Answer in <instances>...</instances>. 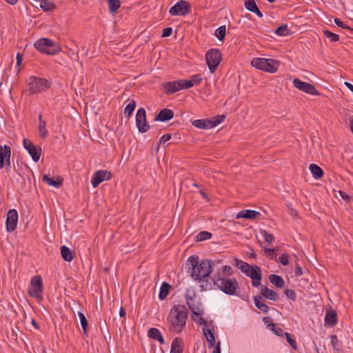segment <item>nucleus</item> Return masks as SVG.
<instances>
[{"instance_id":"obj_16","label":"nucleus","mask_w":353,"mask_h":353,"mask_svg":"<svg viewBox=\"0 0 353 353\" xmlns=\"http://www.w3.org/2000/svg\"><path fill=\"white\" fill-rule=\"evenodd\" d=\"M18 222V212L16 210H10L7 214L6 230L10 232L16 229Z\"/></svg>"},{"instance_id":"obj_38","label":"nucleus","mask_w":353,"mask_h":353,"mask_svg":"<svg viewBox=\"0 0 353 353\" xmlns=\"http://www.w3.org/2000/svg\"><path fill=\"white\" fill-rule=\"evenodd\" d=\"M225 26L219 27L215 31V35L220 41H223L225 37Z\"/></svg>"},{"instance_id":"obj_32","label":"nucleus","mask_w":353,"mask_h":353,"mask_svg":"<svg viewBox=\"0 0 353 353\" xmlns=\"http://www.w3.org/2000/svg\"><path fill=\"white\" fill-rule=\"evenodd\" d=\"M171 286L169 283L163 282L161 286L159 297L161 300H163L168 295Z\"/></svg>"},{"instance_id":"obj_15","label":"nucleus","mask_w":353,"mask_h":353,"mask_svg":"<svg viewBox=\"0 0 353 353\" xmlns=\"http://www.w3.org/2000/svg\"><path fill=\"white\" fill-rule=\"evenodd\" d=\"M246 276L252 279V285L254 287H259L261 285L262 274L261 268L259 266H252Z\"/></svg>"},{"instance_id":"obj_26","label":"nucleus","mask_w":353,"mask_h":353,"mask_svg":"<svg viewBox=\"0 0 353 353\" xmlns=\"http://www.w3.org/2000/svg\"><path fill=\"white\" fill-rule=\"evenodd\" d=\"M61 255L64 261L70 262L73 260L75 253L72 252L65 245H63L61 247Z\"/></svg>"},{"instance_id":"obj_63","label":"nucleus","mask_w":353,"mask_h":353,"mask_svg":"<svg viewBox=\"0 0 353 353\" xmlns=\"http://www.w3.org/2000/svg\"><path fill=\"white\" fill-rule=\"evenodd\" d=\"M119 315L121 317H125L126 313H125V310L123 307H121L120 311H119Z\"/></svg>"},{"instance_id":"obj_19","label":"nucleus","mask_w":353,"mask_h":353,"mask_svg":"<svg viewBox=\"0 0 353 353\" xmlns=\"http://www.w3.org/2000/svg\"><path fill=\"white\" fill-rule=\"evenodd\" d=\"M337 314L336 311L332 307H330L328 310H327L325 312V324H327L330 326L332 327L337 323Z\"/></svg>"},{"instance_id":"obj_28","label":"nucleus","mask_w":353,"mask_h":353,"mask_svg":"<svg viewBox=\"0 0 353 353\" xmlns=\"http://www.w3.org/2000/svg\"><path fill=\"white\" fill-rule=\"evenodd\" d=\"M254 302L256 307L261 310L263 313L268 312L270 308L267 304L262 301L261 296H255L254 297Z\"/></svg>"},{"instance_id":"obj_64","label":"nucleus","mask_w":353,"mask_h":353,"mask_svg":"<svg viewBox=\"0 0 353 353\" xmlns=\"http://www.w3.org/2000/svg\"><path fill=\"white\" fill-rule=\"evenodd\" d=\"M345 86L353 92V85L349 82H345Z\"/></svg>"},{"instance_id":"obj_62","label":"nucleus","mask_w":353,"mask_h":353,"mask_svg":"<svg viewBox=\"0 0 353 353\" xmlns=\"http://www.w3.org/2000/svg\"><path fill=\"white\" fill-rule=\"evenodd\" d=\"M22 59H23V58H22V55H21V54H20L19 53H18V54H17V65L18 66H19V65H21V61H22Z\"/></svg>"},{"instance_id":"obj_9","label":"nucleus","mask_w":353,"mask_h":353,"mask_svg":"<svg viewBox=\"0 0 353 353\" xmlns=\"http://www.w3.org/2000/svg\"><path fill=\"white\" fill-rule=\"evenodd\" d=\"M190 11V4L186 1L180 0L169 10L171 16H185Z\"/></svg>"},{"instance_id":"obj_14","label":"nucleus","mask_w":353,"mask_h":353,"mask_svg":"<svg viewBox=\"0 0 353 353\" xmlns=\"http://www.w3.org/2000/svg\"><path fill=\"white\" fill-rule=\"evenodd\" d=\"M112 178V173L108 170H97L92 177L91 183L94 188H97L101 183Z\"/></svg>"},{"instance_id":"obj_35","label":"nucleus","mask_w":353,"mask_h":353,"mask_svg":"<svg viewBox=\"0 0 353 353\" xmlns=\"http://www.w3.org/2000/svg\"><path fill=\"white\" fill-rule=\"evenodd\" d=\"M136 108V102L134 100H132L125 108L124 114L126 115L128 118H130L133 111Z\"/></svg>"},{"instance_id":"obj_34","label":"nucleus","mask_w":353,"mask_h":353,"mask_svg":"<svg viewBox=\"0 0 353 353\" xmlns=\"http://www.w3.org/2000/svg\"><path fill=\"white\" fill-rule=\"evenodd\" d=\"M234 274L232 268L229 265H224L222 267V271L217 272L215 276H222L229 278Z\"/></svg>"},{"instance_id":"obj_5","label":"nucleus","mask_w":353,"mask_h":353,"mask_svg":"<svg viewBox=\"0 0 353 353\" xmlns=\"http://www.w3.org/2000/svg\"><path fill=\"white\" fill-rule=\"evenodd\" d=\"M34 46L39 51L50 55H54L60 50V48L56 46L51 39L47 38L40 39L34 43Z\"/></svg>"},{"instance_id":"obj_10","label":"nucleus","mask_w":353,"mask_h":353,"mask_svg":"<svg viewBox=\"0 0 353 353\" xmlns=\"http://www.w3.org/2000/svg\"><path fill=\"white\" fill-rule=\"evenodd\" d=\"M185 300L186 303L188 305V307L192 311V314L195 316H202L203 314V310L201 308V304L200 301L196 299V296L195 294H193L192 296L189 294H185Z\"/></svg>"},{"instance_id":"obj_23","label":"nucleus","mask_w":353,"mask_h":353,"mask_svg":"<svg viewBox=\"0 0 353 353\" xmlns=\"http://www.w3.org/2000/svg\"><path fill=\"white\" fill-rule=\"evenodd\" d=\"M261 296H263L268 299L272 301H276L279 299V294L272 290L269 289L267 287H263L261 288Z\"/></svg>"},{"instance_id":"obj_8","label":"nucleus","mask_w":353,"mask_h":353,"mask_svg":"<svg viewBox=\"0 0 353 353\" xmlns=\"http://www.w3.org/2000/svg\"><path fill=\"white\" fill-rule=\"evenodd\" d=\"M205 59L209 70L212 73L221 60V53L219 49H211L207 52Z\"/></svg>"},{"instance_id":"obj_60","label":"nucleus","mask_w":353,"mask_h":353,"mask_svg":"<svg viewBox=\"0 0 353 353\" xmlns=\"http://www.w3.org/2000/svg\"><path fill=\"white\" fill-rule=\"evenodd\" d=\"M197 323L200 325H203L204 327H208L209 325L207 321L203 318H199Z\"/></svg>"},{"instance_id":"obj_18","label":"nucleus","mask_w":353,"mask_h":353,"mask_svg":"<svg viewBox=\"0 0 353 353\" xmlns=\"http://www.w3.org/2000/svg\"><path fill=\"white\" fill-rule=\"evenodd\" d=\"M179 80L166 82L163 84L165 93L167 94H173L181 90Z\"/></svg>"},{"instance_id":"obj_29","label":"nucleus","mask_w":353,"mask_h":353,"mask_svg":"<svg viewBox=\"0 0 353 353\" xmlns=\"http://www.w3.org/2000/svg\"><path fill=\"white\" fill-rule=\"evenodd\" d=\"M269 280L276 287L282 288L285 285V281L281 276L276 274L269 275Z\"/></svg>"},{"instance_id":"obj_30","label":"nucleus","mask_w":353,"mask_h":353,"mask_svg":"<svg viewBox=\"0 0 353 353\" xmlns=\"http://www.w3.org/2000/svg\"><path fill=\"white\" fill-rule=\"evenodd\" d=\"M312 176L316 179H319L323 176V170L316 164L312 163L309 167Z\"/></svg>"},{"instance_id":"obj_13","label":"nucleus","mask_w":353,"mask_h":353,"mask_svg":"<svg viewBox=\"0 0 353 353\" xmlns=\"http://www.w3.org/2000/svg\"><path fill=\"white\" fill-rule=\"evenodd\" d=\"M293 85L297 89L315 96L320 95V92L315 88V87L310 83L303 82L299 79H294L293 80Z\"/></svg>"},{"instance_id":"obj_33","label":"nucleus","mask_w":353,"mask_h":353,"mask_svg":"<svg viewBox=\"0 0 353 353\" xmlns=\"http://www.w3.org/2000/svg\"><path fill=\"white\" fill-rule=\"evenodd\" d=\"M41 8L45 12L52 11L56 8V5L48 1H41L40 3Z\"/></svg>"},{"instance_id":"obj_24","label":"nucleus","mask_w":353,"mask_h":353,"mask_svg":"<svg viewBox=\"0 0 353 353\" xmlns=\"http://www.w3.org/2000/svg\"><path fill=\"white\" fill-rule=\"evenodd\" d=\"M183 340L181 338H175L172 343L170 353H183Z\"/></svg>"},{"instance_id":"obj_12","label":"nucleus","mask_w":353,"mask_h":353,"mask_svg":"<svg viewBox=\"0 0 353 353\" xmlns=\"http://www.w3.org/2000/svg\"><path fill=\"white\" fill-rule=\"evenodd\" d=\"M136 125L140 132H146L150 129V125L146 121L145 110L140 108L136 114Z\"/></svg>"},{"instance_id":"obj_11","label":"nucleus","mask_w":353,"mask_h":353,"mask_svg":"<svg viewBox=\"0 0 353 353\" xmlns=\"http://www.w3.org/2000/svg\"><path fill=\"white\" fill-rule=\"evenodd\" d=\"M23 145L31 156L32 160L34 162H38L41 154V148L40 146L34 145L32 141L28 139H23Z\"/></svg>"},{"instance_id":"obj_58","label":"nucleus","mask_w":353,"mask_h":353,"mask_svg":"<svg viewBox=\"0 0 353 353\" xmlns=\"http://www.w3.org/2000/svg\"><path fill=\"white\" fill-rule=\"evenodd\" d=\"M234 265L241 270V266L242 265V264L243 263L244 261L240 260V259H234Z\"/></svg>"},{"instance_id":"obj_59","label":"nucleus","mask_w":353,"mask_h":353,"mask_svg":"<svg viewBox=\"0 0 353 353\" xmlns=\"http://www.w3.org/2000/svg\"><path fill=\"white\" fill-rule=\"evenodd\" d=\"M212 353H221V342L219 341L212 352Z\"/></svg>"},{"instance_id":"obj_39","label":"nucleus","mask_w":353,"mask_h":353,"mask_svg":"<svg viewBox=\"0 0 353 353\" xmlns=\"http://www.w3.org/2000/svg\"><path fill=\"white\" fill-rule=\"evenodd\" d=\"M212 236V233L207 231H202L196 235V241H203L211 239Z\"/></svg>"},{"instance_id":"obj_61","label":"nucleus","mask_w":353,"mask_h":353,"mask_svg":"<svg viewBox=\"0 0 353 353\" xmlns=\"http://www.w3.org/2000/svg\"><path fill=\"white\" fill-rule=\"evenodd\" d=\"M263 321L264 322V323L268 324V325L269 324L272 323V319L270 316H265L263 319Z\"/></svg>"},{"instance_id":"obj_45","label":"nucleus","mask_w":353,"mask_h":353,"mask_svg":"<svg viewBox=\"0 0 353 353\" xmlns=\"http://www.w3.org/2000/svg\"><path fill=\"white\" fill-rule=\"evenodd\" d=\"M161 334L160 331L154 327H152L148 330V336L153 339H157Z\"/></svg>"},{"instance_id":"obj_47","label":"nucleus","mask_w":353,"mask_h":353,"mask_svg":"<svg viewBox=\"0 0 353 353\" xmlns=\"http://www.w3.org/2000/svg\"><path fill=\"white\" fill-rule=\"evenodd\" d=\"M324 34L327 37L330 39V41L332 42H336L339 40V36L335 33H333L329 30H325L323 31Z\"/></svg>"},{"instance_id":"obj_31","label":"nucleus","mask_w":353,"mask_h":353,"mask_svg":"<svg viewBox=\"0 0 353 353\" xmlns=\"http://www.w3.org/2000/svg\"><path fill=\"white\" fill-rule=\"evenodd\" d=\"M266 59L264 58H254L251 61V65L259 70L266 71L265 63Z\"/></svg>"},{"instance_id":"obj_53","label":"nucleus","mask_w":353,"mask_h":353,"mask_svg":"<svg viewBox=\"0 0 353 353\" xmlns=\"http://www.w3.org/2000/svg\"><path fill=\"white\" fill-rule=\"evenodd\" d=\"M279 262L283 265H287L289 263V255L287 254H283L279 259Z\"/></svg>"},{"instance_id":"obj_43","label":"nucleus","mask_w":353,"mask_h":353,"mask_svg":"<svg viewBox=\"0 0 353 353\" xmlns=\"http://www.w3.org/2000/svg\"><path fill=\"white\" fill-rule=\"evenodd\" d=\"M78 316H79V317L80 319V322H81V325L82 326V328H83L84 332L86 333L87 327H88V321H87L85 315L82 312H78Z\"/></svg>"},{"instance_id":"obj_36","label":"nucleus","mask_w":353,"mask_h":353,"mask_svg":"<svg viewBox=\"0 0 353 353\" xmlns=\"http://www.w3.org/2000/svg\"><path fill=\"white\" fill-rule=\"evenodd\" d=\"M39 136L42 139H46L48 135V132L46 128V122H41L39 123Z\"/></svg>"},{"instance_id":"obj_40","label":"nucleus","mask_w":353,"mask_h":353,"mask_svg":"<svg viewBox=\"0 0 353 353\" xmlns=\"http://www.w3.org/2000/svg\"><path fill=\"white\" fill-rule=\"evenodd\" d=\"M268 327L274 332V333L279 336H282L283 335H285V332L283 330L282 328L279 327H276V324L271 323L268 325Z\"/></svg>"},{"instance_id":"obj_25","label":"nucleus","mask_w":353,"mask_h":353,"mask_svg":"<svg viewBox=\"0 0 353 353\" xmlns=\"http://www.w3.org/2000/svg\"><path fill=\"white\" fill-rule=\"evenodd\" d=\"M43 181L48 183L49 185L54 186L57 188H60L63 183V179L61 176H58L56 180L51 179L48 176V175L45 174L43 176Z\"/></svg>"},{"instance_id":"obj_20","label":"nucleus","mask_w":353,"mask_h":353,"mask_svg":"<svg viewBox=\"0 0 353 353\" xmlns=\"http://www.w3.org/2000/svg\"><path fill=\"white\" fill-rule=\"evenodd\" d=\"M203 332L208 343V347H212L215 344V337L214 335L213 325H211V327H210V325H208V327H203Z\"/></svg>"},{"instance_id":"obj_3","label":"nucleus","mask_w":353,"mask_h":353,"mask_svg":"<svg viewBox=\"0 0 353 353\" xmlns=\"http://www.w3.org/2000/svg\"><path fill=\"white\" fill-rule=\"evenodd\" d=\"M212 281L220 290L228 295L235 294L239 287L237 280L234 278L230 279L219 275L214 276Z\"/></svg>"},{"instance_id":"obj_42","label":"nucleus","mask_w":353,"mask_h":353,"mask_svg":"<svg viewBox=\"0 0 353 353\" xmlns=\"http://www.w3.org/2000/svg\"><path fill=\"white\" fill-rule=\"evenodd\" d=\"M288 31L289 30L288 26L282 25L276 29L275 33L279 36H286L288 33Z\"/></svg>"},{"instance_id":"obj_50","label":"nucleus","mask_w":353,"mask_h":353,"mask_svg":"<svg viewBox=\"0 0 353 353\" xmlns=\"http://www.w3.org/2000/svg\"><path fill=\"white\" fill-rule=\"evenodd\" d=\"M285 296L290 300L295 301L296 299V294L293 290L286 289L284 291Z\"/></svg>"},{"instance_id":"obj_1","label":"nucleus","mask_w":353,"mask_h":353,"mask_svg":"<svg viewBox=\"0 0 353 353\" xmlns=\"http://www.w3.org/2000/svg\"><path fill=\"white\" fill-rule=\"evenodd\" d=\"M213 262L209 259H203L199 261L197 256H191L188 258L186 267L188 272L195 280H202L208 276L213 271Z\"/></svg>"},{"instance_id":"obj_6","label":"nucleus","mask_w":353,"mask_h":353,"mask_svg":"<svg viewBox=\"0 0 353 353\" xmlns=\"http://www.w3.org/2000/svg\"><path fill=\"white\" fill-rule=\"evenodd\" d=\"M225 118V117L223 114L217 115L212 117L211 119H196L192 121V124L199 129H210L222 123Z\"/></svg>"},{"instance_id":"obj_51","label":"nucleus","mask_w":353,"mask_h":353,"mask_svg":"<svg viewBox=\"0 0 353 353\" xmlns=\"http://www.w3.org/2000/svg\"><path fill=\"white\" fill-rule=\"evenodd\" d=\"M202 79H202L201 74H198L192 76L190 81L192 82V86H194V85H199L201 83Z\"/></svg>"},{"instance_id":"obj_57","label":"nucleus","mask_w":353,"mask_h":353,"mask_svg":"<svg viewBox=\"0 0 353 353\" xmlns=\"http://www.w3.org/2000/svg\"><path fill=\"white\" fill-rule=\"evenodd\" d=\"M171 139V134H165L164 135H163L161 137V138L160 139V141H159V143L161 144H164L165 143L168 141H169L170 139Z\"/></svg>"},{"instance_id":"obj_27","label":"nucleus","mask_w":353,"mask_h":353,"mask_svg":"<svg viewBox=\"0 0 353 353\" xmlns=\"http://www.w3.org/2000/svg\"><path fill=\"white\" fill-rule=\"evenodd\" d=\"M265 63L266 72L270 73L275 72L278 70L279 65V62L272 59H266V63Z\"/></svg>"},{"instance_id":"obj_55","label":"nucleus","mask_w":353,"mask_h":353,"mask_svg":"<svg viewBox=\"0 0 353 353\" xmlns=\"http://www.w3.org/2000/svg\"><path fill=\"white\" fill-rule=\"evenodd\" d=\"M172 33V28L169 27V28H165L163 29V33H162V37H170Z\"/></svg>"},{"instance_id":"obj_49","label":"nucleus","mask_w":353,"mask_h":353,"mask_svg":"<svg viewBox=\"0 0 353 353\" xmlns=\"http://www.w3.org/2000/svg\"><path fill=\"white\" fill-rule=\"evenodd\" d=\"M264 252L269 259L271 260L276 259V254H275V250L273 248H264Z\"/></svg>"},{"instance_id":"obj_44","label":"nucleus","mask_w":353,"mask_h":353,"mask_svg":"<svg viewBox=\"0 0 353 353\" xmlns=\"http://www.w3.org/2000/svg\"><path fill=\"white\" fill-rule=\"evenodd\" d=\"M336 25L339 27L347 30L350 34L353 33V29L345 25L342 21L338 18H335L334 20Z\"/></svg>"},{"instance_id":"obj_48","label":"nucleus","mask_w":353,"mask_h":353,"mask_svg":"<svg viewBox=\"0 0 353 353\" xmlns=\"http://www.w3.org/2000/svg\"><path fill=\"white\" fill-rule=\"evenodd\" d=\"M261 234L264 237L265 242H267L268 243H272L274 239V236L271 234H269L266 230H261Z\"/></svg>"},{"instance_id":"obj_54","label":"nucleus","mask_w":353,"mask_h":353,"mask_svg":"<svg viewBox=\"0 0 353 353\" xmlns=\"http://www.w3.org/2000/svg\"><path fill=\"white\" fill-rule=\"evenodd\" d=\"M252 265H250L249 263L243 262V263L241 266V271L246 275L249 270L252 268Z\"/></svg>"},{"instance_id":"obj_4","label":"nucleus","mask_w":353,"mask_h":353,"mask_svg":"<svg viewBox=\"0 0 353 353\" xmlns=\"http://www.w3.org/2000/svg\"><path fill=\"white\" fill-rule=\"evenodd\" d=\"M28 85L30 94H36L48 89L51 83L46 79L31 76L28 80Z\"/></svg>"},{"instance_id":"obj_21","label":"nucleus","mask_w":353,"mask_h":353,"mask_svg":"<svg viewBox=\"0 0 353 353\" xmlns=\"http://www.w3.org/2000/svg\"><path fill=\"white\" fill-rule=\"evenodd\" d=\"M174 117V112L172 110L164 108L161 110L158 114L155 117V121H167L172 119Z\"/></svg>"},{"instance_id":"obj_22","label":"nucleus","mask_w":353,"mask_h":353,"mask_svg":"<svg viewBox=\"0 0 353 353\" xmlns=\"http://www.w3.org/2000/svg\"><path fill=\"white\" fill-rule=\"evenodd\" d=\"M260 215V212L252 210H243L236 214V218H245L247 219H255Z\"/></svg>"},{"instance_id":"obj_52","label":"nucleus","mask_w":353,"mask_h":353,"mask_svg":"<svg viewBox=\"0 0 353 353\" xmlns=\"http://www.w3.org/2000/svg\"><path fill=\"white\" fill-rule=\"evenodd\" d=\"M179 82L181 83L180 85H181V90L188 89L192 87V83L190 80L181 79L179 80Z\"/></svg>"},{"instance_id":"obj_17","label":"nucleus","mask_w":353,"mask_h":353,"mask_svg":"<svg viewBox=\"0 0 353 353\" xmlns=\"http://www.w3.org/2000/svg\"><path fill=\"white\" fill-rule=\"evenodd\" d=\"M11 148L7 145H0V169L10 165Z\"/></svg>"},{"instance_id":"obj_46","label":"nucleus","mask_w":353,"mask_h":353,"mask_svg":"<svg viewBox=\"0 0 353 353\" xmlns=\"http://www.w3.org/2000/svg\"><path fill=\"white\" fill-rule=\"evenodd\" d=\"M285 336L288 343L291 345V347L294 350H297L296 341L292 338V336L288 332H285Z\"/></svg>"},{"instance_id":"obj_37","label":"nucleus","mask_w":353,"mask_h":353,"mask_svg":"<svg viewBox=\"0 0 353 353\" xmlns=\"http://www.w3.org/2000/svg\"><path fill=\"white\" fill-rule=\"evenodd\" d=\"M121 6V3L119 0H109L108 1V8L110 12H116Z\"/></svg>"},{"instance_id":"obj_2","label":"nucleus","mask_w":353,"mask_h":353,"mask_svg":"<svg viewBox=\"0 0 353 353\" xmlns=\"http://www.w3.org/2000/svg\"><path fill=\"white\" fill-rule=\"evenodd\" d=\"M188 319V310L185 305H174L168 316L169 330L175 333H180L185 328Z\"/></svg>"},{"instance_id":"obj_41","label":"nucleus","mask_w":353,"mask_h":353,"mask_svg":"<svg viewBox=\"0 0 353 353\" xmlns=\"http://www.w3.org/2000/svg\"><path fill=\"white\" fill-rule=\"evenodd\" d=\"M245 7L248 10L252 12L258 8L254 0H245Z\"/></svg>"},{"instance_id":"obj_56","label":"nucleus","mask_w":353,"mask_h":353,"mask_svg":"<svg viewBox=\"0 0 353 353\" xmlns=\"http://www.w3.org/2000/svg\"><path fill=\"white\" fill-rule=\"evenodd\" d=\"M294 274L296 276H301L303 274L302 268L297 263L295 266Z\"/></svg>"},{"instance_id":"obj_7","label":"nucleus","mask_w":353,"mask_h":353,"mask_svg":"<svg viewBox=\"0 0 353 353\" xmlns=\"http://www.w3.org/2000/svg\"><path fill=\"white\" fill-rule=\"evenodd\" d=\"M43 283L41 276L36 275L31 279L28 294L41 301L43 299Z\"/></svg>"}]
</instances>
